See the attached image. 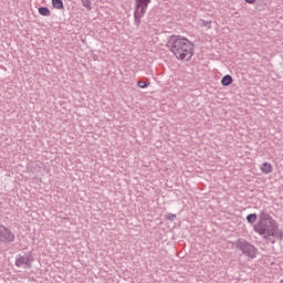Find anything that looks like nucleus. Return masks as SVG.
<instances>
[{
	"label": "nucleus",
	"instance_id": "ddd939ff",
	"mask_svg": "<svg viewBox=\"0 0 283 283\" xmlns=\"http://www.w3.org/2000/svg\"><path fill=\"white\" fill-rule=\"evenodd\" d=\"M84 8H90L91 3L90 0H81Z\"/></svg>",
	"mask_w": 283,
	"mask_h": 283
},
{
	"label": "nucleus",
	"instance_id": "423d86ee",
	"mask_svg": "<svg viewBox=\"0 0 283 283\" xmlns=\"http://www.w3.org/2000/svg\"><path fill=\"white\" fill-rule=\"evenodd\" d=\"M15 239L17 237L12 230L6 226H0V242H14Z\"/></svg>",
	"mask_w": 283,
	"mask_h": 283
},
{
	"label": "nucleus",
	"instance_id": "4468645a",
	"mask_svg": "<svg viewBox=\"0 0 283 283\" xmlns=\"http://www.w3.org/2000/svg\"><path fill=\"white\" fill-rule=\"evenodd\" d=\"M168 220H176V214H168Z\"/></svg>",
	"mask_w": 283,
	"mask_h": 283
},
{
	"label": "nucleus",
	"instance_id": "39448f33",
	"mask_svg": "<svg viewBox=\"0 0 283 283\" xmlns=\"http://www.w3.org/2000/svg\"><path fill=\"white\" fill-rule=\"evenodd\" d=\"M34 262V256H32V253H29L27 255H20L15 260V266L19 269H31L32 263Z\"/></svg>",
	"mask_w": 283,
	"mask_h": 283
},
{
	"label": "nucleus",
	"instance_id": "f03ea898",
	"mask_svg": "<svg viewBox=\"0 0 283 283\" xmlns=\"http://www.w3.org/2000/svg\"><path fill=\"white\" fill-rule=\"evenodd\" d=\"M168 48L179 61H189L193 56V43L180 35H171L168 40Z\"/></svg>",
	"mask_w": 283,
	"mask_h": 283
},
{
	"label": "nucleus",
	"instance_id": "2eb2a0df",
	"mask_svg": "<svg viewBox=\"0 0 283 283\" xmlns=\"http://www.w3.org/2000/svg\"><path fill=\"white\" fill-rule=\"evenodd\" d=\"M245 3H255V0H245Z\"/></svg>",
	"mask_w": 283,
	"mask_h": 283
},
{
	"label": "nucleus",
	"instance_id": "6e6552de",
	"mask_svg": "<svg viewBox=\"0 0 283 283\" xmlns=\"http://www.w3.org/2000/svg\"><path fill=\"white\" fill-rule=\"evenodd\" d=\"M233 83V77L231 75H224L221 78V85L223 87H229V85H231Z\"/></svg>",
	"mask_w": 283,
	"mask_h": 283
},
{
	"label": "nucleus",
	"instance_id": "9b49d317",
	"mask_svg": "<svg viewBox=\"0 0 283 283\" xmlns=\"http://www.w3.org/2000/svg\"><path fill=\"white\" fill-rule=\"evenodd\" d=\"M247 220L250 224H253L258 221V214L256 213H250L247 216Z\"/></svg>",
	"mask_w": 283,
	"mask_h": 283
},
{
	"label": "nucleus",
	"instance_id": "20e7f679",
	"mask_svg": "<svg viewBox=\"0 0 283 283\" xmlns=\"http://www.w3.org/2000/svg\"><path fill=\"white\" fill-rule=\"evenodd\" d=\"M237 247L242 253L248 255V258H251V260L255 259V255H258V249L242 239L237 241Z\"/></svg>",
	"mask_w": 283,
	"mask_h": 283
},
{
	"label": "nucleus",
	"instance_id": "dca6fc26",
	"mask_svg": "<svg viewBox=\"0 0 283 283\" xmlns=\"http://www.w3.org/2000/svg\"><path fill=\"white\" fill-rule=\"evenodd\" d=\"M86 8H88V10H92V7H90V4H88V7H86Z\"/></svg>",
	"mask_w": 283,
	"mask_h": 283
},
{
	"label": "nucleus",
	"instance_id": "9d476101",
	"mask_svg": "<svg viewBox=\"0 0 283 283\" xmlns=\"http://www.w3.org/2000/svg\"><path fill=\"white\" fill-rule=\"evenodd\" d=\"M52 6L55 10H63V0H52Z\"/></svg>",
	"mask_w": 283,
	"mask_h": 283
},
{
	"label": "nucleus",
	"instance_id": "0eeeda50",
	"mask_svg": "<svg viewBox=\"0 0 283 283\" xmlns=\"http://www.w3.org/2000/svg\"><path fill=\"white\" fill-rule=\"evenodd\" d=\"M260 169L263 174L268 175V174H273V165H271V163L265 161L260 166Z\"/></svg>",
	"mask_w": 283,
	"mask_h": 283
},
{
	"label": "nucleus",
	"instance_id": "7ed1b4c3",
	"mask_svg": "<svg viewBox=\"0 0 283 283\" xmlns=\"http://www.w3.org/2000/svg\"><path fill=\"white\" fill-rule=\"evenodd\" d=\"M151 0H135V10H134V23L136 28H140L143 17L147 13Z\"/></svg>",
	"mask_w": 283,
	"mask_h": 283
},
{
	"label": "nucleus",
	"instance_id": "1a4fd4ad",
	"mask_svg": "<svg viewBox=\"0 0 283 283\" xmlns=\"http://www.w3.org/2000/svg\"><path fill=\"white\" fill-rule=\"evenodd\" d=\"M38 10H39V14H41L42 17H50L51 14L50 8L48 7H40Z\"/></svg>",
	"mask_w": 283,
	"mask_h": 283
},
{
	"label": "nucleus",
	"instance_id": "f8f14e48",
	"mask_svg": "<svg viewBox=\"0 0 283 283\" xmlns=\"http://www.w3.org/2000/svg\"><path fill=\"white\" fill-rule=\"evenodd\" d=\"M138 87H140L142 90H145V87H149V83L147 82H143V81H139L137 83Z\"/></svg>",
	"mask_w": 283,
	"mask_h": 283
},
{
	"label": "nucleus",
	"instance_id": "f257e3e1",
	"mask_svg": "<svg viewBox=\"0 0 283 283\" xmlns=\"http://www.w3.org/2000/svg\"><path fill=\"white\" fill-rule=\"evenodd\" d=\"M255 233L262 235L265 240L269 238H275L276 240H283V231L280 230V224L271 214L261 212L259 221L254 226Z\"/></svg>",
	"mask_w": 283,
	"mask_h": 283
}]
</instances>
